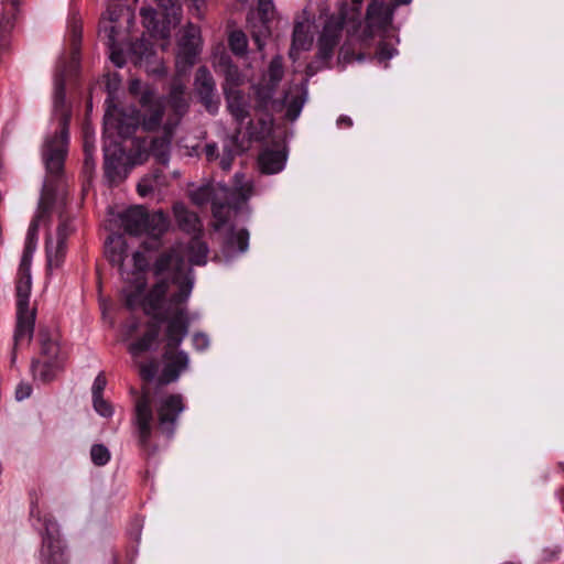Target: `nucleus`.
<instances>
[{
	"instance_id": "09e8293b",
	"label": "nucleus",
	"mask_w": 564,
	"mask_h": 564,
	"mask_svg": "<svg viewBox=\"0 0 564 564\" xmlns=\"http://www.w3.org/2000/svg\"><path fill=\"white\" fill-rule=\"evenodd\" d=\"M253 37H254V41H256V43H257L258 47H259V48H262L263 43H262V41H261L260 36H259V35H254Z\"/></svg>"
},
{
	"instance_id": "b1692460",
	"label": "nucleus",
	"mask_w": 564,
	"mask_h": 564,
	"mask_svg": "<svg viewBox=\"0 0 564 564\" xmlns=\"http://www.w3.org/2000/svg\"><path fill=\"white\" fill-rule=\"evenodd\" d=\"M169 228L167 217L162 212H156L152 215H148L145 228L143 234L152 238H160Z\"/></svg>"
},
{
	"instance_id": "393cba45",
	"label": "nucleus",
	"mask_w": 564,
	"mask_h": 564,
	"mask_svg": "<svg viewBox=\"0 0 564 564\" xmlns=\"http://www.w3.org/2000/svg\"><path fill=\"white\" fill-rule=\"evenodd\" d=\"M172 127L164 126V135L161 139L154 140L151 145V151L159 162L165 164L169 161V149L171 142Z\"/></svg>"
},
{
	"instance_id": "49530a36",
	"label": "nucleus",
	"mask_w": 564,
	"mask_h": 564,
	"mask_svg": "<svg viewBox=\"0 0 564 564\" xmlns=\"http://www.w3.org/2000/svg\"><path fill=\"white\" fill-rule=\"evenodd\" d=\"M141 88V83L139 80H132L130 83V90L134 94L139 93Z\"/></svg>"
},
{
	"instance_id": "c85d7f7f",
	"label": "nucleus",
	"mask_w": 564,
	"mask_h": 564,
	"mask_svg": "<svg viewBox=\"0 0 564 564\" xmlns=\"http://www.w3.org/2000/svg\"><path fill=\"white\" fill-rule=\"evenodd\" d=\"M229 45L231 51L239 55L246 52L248 42L245 33L241 31H235L229 36Z\"/></svg>"
},
{
	"instance_id": "0eeeda50",
	"label": "nucleus",
	"mask_w": 564,
	"mask_h": 564,
	"mask_svg": "<svg viewBox=\"0 0 564 564\" xmlns=\"http://www.w3.org/2000/svg\"><path fill=\"white\" fill-rule=\"evenodd\" d=\"M133 10L130 4H108L100 20L99 34L107 41L110 59L118 67L124 64L123 46L133 23Z\"/></svg>"
},
{
	"instance_id": "cd10ccee",
	"label": "nucleus",
	"mask_w": 564,
	"mask_h": 564,
	"mask_svg": "<svg viewBox=\"0 0 564 564\" xmlns=\"http://www.w3.org/2000/svg\"><path fill=\"white\" fill-rule=\"evenodd\" d=\"M162 185L163 182L159 174L153 176H147L143 177L138 184V193L144 197L153 193L155 189H160Z\"/></svg>"
},
{
	"instance_id": "72a5a7b5",
	"label": "nucleus",
	"mask_w": 564,
	"mask_h": 564,
	"mask_svg": "<svg viewBox=\"0 0 564 564\" xmlns=\"http://www.w3.org/2000/svg\"><path fill=\"white\" fill-rule=\"evenodd\" d=\"M193 346L198 351H204L209 347L210 340L205 333H195L192 337Z\"/></svg>"
},
{
	"instance_id": "2eb2a0df",
	"label": "nucleus",
	"mask_w": 564,
	"mask_h": 564,
	"mask_svg": "<svg viewBox=\"0 0 564 564\" xmlns=\"http://www.w3.org/2000/svg\"><path fill=\"white\" fill-rule=\"evenodd\" d=\"M134 425L137 427L140 442L145 445L153 430V413L151 401L147 394L142 395L135 404Z\"/></svg>"
},
{
	"instance_id": "4be33fe9",
	"label": "nucleus",
	"mask_w": 564,
	"mask_h": 564,
	"mask_svg": "<svg viewBox=\"0 0 564 564\" xmlns=\"http://www.w3.org/2000/svg\"><path fill=\"white\" fill-rule=\"evenodd\" d=\"M305 94L306 91L303 85H299L295 87L294 91L285 96L284 102L288 108L286 116L291 120H295L299 117L301 109L305 102Z\"/></svg>"
},
{
	"instance_id": "dca6fc26",
	"label": "nucleus",
	"mask_w": 564,
	"mask_h": 564,
	"mask_svg": "<svg viewBox=\"0 0 564 564\" xmlns=\"http://www.w3.org/2000/svg\"><path fill=\"white\" fill-rule=\"evenodd\" d=\"M283 76L282 58L280 56L274 57L268 68V72L263 75L261 83L257 88V95L260 99L265 101L271 98L273 91L279 85Z\"/></svg>"
},
{
	"instance_id": "20e7f679",
	"label": "nucleus",
	"mask_w": 564,
	"mask_h": 564,
	"mask_svg": "<svg viewBox=\"0 0 564 564\" xmlns=\"http://www.w3.org/2000/svg\"><path fill=\"white\" fill-rule=\"evenodd\" d=\"M252 184L242 174L235 175L232 189L225 185L217 186L207 184L191 192V198L194 204L200 206L213 198L214 227L217 231H224L225 246L224 253L230 258L237 253H242L248 249L249 234L245 229L236 230L228 224L231 206L240 202H246L252 195Z\"/></svg>"
},
{
	"instance_id": "e433bc0d",
	"label": "nucleus",
	"mask_w": 564,
	"mask_h": 564,
	"mask_svg": "<svg viewBox=\"0 0 564 564\" xmlns=\"http://www.w3.org/2000/svg\"><path fill=\"white\" fill-rule=\"evenodd\" d=\"M397 54V50L394 47H388L384 44H381L379 47V51L377 53V56L379 61H388L392 58Z\"/></svg>"
},
{
	"instance_id": "de8ad7c7",
	"label": "nucleus",
	"mask_w": 564,
	"mask_h": 564,
	"mask_svg": "<svg viewBox=\"0 0 564 564\" xmlns=\"http://www.w3.org/2000/svg\"><path fill=\"white\" fill-rule=\"evenodd\" d=\"M394 6L409 4L412 0H392Z\"/></svg>"
},
{
	"instance_id": "f257e3e1",
	"label": "nucleus",
	"mask_w": 564,
	"mask_h": 564,
	"mask_svg": "<svg viewBox=\"0 0 564 564\" xmlns=\"http://www.w3.org/2000/svg\"><path fill=\"white\" fill-rule=\"evenodd\" d=\"M207 253L205 242L195 237L187 246L177 245L162 253L154 264L155 283L149 291L143 310L164 324L161 380L165 383L176 381L189 367L188 354L178 347L191 323L187 303L195 284L191 265L205 264Z\"/></svg>"
},
{
	"instance_id": "ea45409f",
	"label": "nucleus",
	"mask_w": 564,
	"mask_h": 564,
	"mask_svg": "<svg viewBox=\"0 0 564 564\" xmlns=\"http://www.w3.org/2000/svg\"><path fill=\"white\" fill-rule=\"evenodd\" d=\"M231 163H232V154L229 151L226 155L223 156V159L220 161V166L223 170L227 171L231 167Z\"/></svg>"
},
{
	"instance_id": "c756f323",
	"label": "nucleus",
	"mask_w": 564,
	"mask_h": 564,
	"mask_svg": "<svg viewBox=\"0 0 564 564\" xmlns=\"http://www.w3.org/2000/svg\"><path fill=\"white\" fill-rule=\"evenodd\" d=\"M45 530L46 536L44 538V545L47 546V549L50 550L48 556L53 557L55 551H53L52 549L59 550L58 540L55 538V535L57 534V528L55 523H50L45 527Z\"/></svg>"
},
{
	"instance_id": "c03bdc74",
	"label": "nucleus",
	"mask_w": 564,
	"mask_h": 564,
	"mask_svg": "<svg viewBox=\"0 0 564 564\" xmlns=\"http://www.w3.org/2000/svg\"><path fill=\"white\" fill-rule=\"evenodd\" d=\"M108 4H120V2H123V4H130L131 7H134V4L138 2V0H107Z\"/></svg>"
},
{
	"instance_id": "39448f33",
	"label": "nucleus",
	"mask_w": 564,
	"mask_h": 564,
	"mask_svg": "<svg viewBox=\"0 0 564 564\" xmlns=\"http://www.w3.org/2000/svg\"><path fill=\"white\" fill-rule=\"evenodd\" d=\"M151 1L156 4V9L142 8L141 18L147 34L154 42H150L144 34L140 42L131 46V53L135 57V63L144 66L147 72L161 74L164 66L160 58H155L154 45H159L162 50L169 46L171 30L181 21V7L175 0Z\"/></svg>"
},
{
	"instance_id": "9d476101",
	"label": "nucleus",
	"mask_w": 564,
	"mask_h": 564,
	"mask_svg": "<svg viewBox=\"0 0 564 564\" xmlns=\"http://www.w3.org/2000/svg\"><path fill=\"white\" fill-rule=\"evenodd\" d=\"M39 340L40 354L32 364V372L35 379L50 381L63 369L66 352L59 346V337L56 332L42 329Z\"/></svg>"
},
{
	"instance_id": "f03ea898",
	"label": "nucleus",
	"mask_w": 564,
	"mask_h": 564,
	"mask_svg": "<svg viewBox=\"0 0 564 564\" xmlns=\"http://www.w3.org/2000/svg\"><path fill=\"white\" fill-rule=\"evenodd\" d=\"M163 102L153 91L145 90L141 97V108H129L119 111L117 107H109L105 115V172L111 182L127 176L130 169L143 163L148 153L145 149L134 155H128L117 138H128L140 126L144 130H154L162 119Z\"/></svg>"
},
{
	"instance_id": "7c9ffc66",
	"label": "nucleus",
	"mask_w": 564,
	"mask_h": 564,
	"mask_svg": "<svg viewBox=\"0 0 564 564\" xmlns=\"http://www.w3.org/2000/svg\"><path fill=\"white\" fill-rule=\"evenodd\" d=\"M93 462L98 466L106 465L110 459V453L104 445H94L90 451Z\"/></svg>"
},
{
	"instance_id": "c9c22d12",
	"label": "nucleus",
	"mask_w": 564,
	"mask_h": 564,
	"mask_svg": "<svg viewBox=\"0 0 564 564\" xmlns=\"http://www.w3.org/2000/svg\"><path fill=\"white\" fill-rule=\"evenodd\" d=\"M37 229H39V224H37V220L34 219L30 226H29V229H28V234H26V249H31V248H34V241L36 239V235H37Z\"/></svg>"
},
{
	"instance_id": "a211bd4d",
	"label": "nucleus",
	"mask_w": 564,
	"mask_h": 564,
	"mask_svg": "<svg viewBox=\"0 0 564 564\" xmlns=\"http://www.w3.org/2000/svg\"><path fill=\"white\" fill-rule=\"evenodd\" d=\"M120 219L127 232L131 235H141L143 234V228H145L148 214L143 207L134 206L127 209L120 216Z\"/></svg>"
},
{
	"instance_id": "4c0bfd02",
	"label": "nucleus",
	"mask_w": 564,
	"mask_h": 564,
	"mask_svg": "<svg viewBox=\"0 0 564 564\" xmlns=\"http://www.w3.org/2000/svg\"><path fill=\"white\" fill-rule=\"evenodd\" d=\"M32 388L29 383H20L15 390V398L21 401L30 397Z\"/></svg>"
},
{
	"instance_id": "1a4fd4ad",
	"label": "nucleus",
	"mask_w": 564,
	"mask_h": 564,
	"mask_svg": "<svg viewBox=\"0 0 564 564\" xmlns=\"http://www.w3.org/2000/svg\"><path fill=\"white\" fill-rule=\"evenodd\" d=\"M32 279L30 271V261L24 257L19 269L17 281V328L14 332V345L22 346L28 344L33 335L35 308L30 306L29 299L31 293Z\"/></svg>"
},
{
	"instance_id": "a19ab883",
	"label": "nucleus",
	"mask_w": 564,
	"mask_h": 564,
	"mask_svg": "<svg viewBox=\"0 0 564 564\" xmlns=\"http://www.w3.org/2000/svg\"><path fill=\"white\" fill-rule=\"evenodd\" d=\"M259 7L260 10L264 12V14H268L270 11H272V2L271 0H259Z\"/></svg>"
},
{
	"instance_id": "5701e85b",
	"label": "nucleus",
	"mask_w": 564,
	"mask_h": 564,
	"mask_svg": "<svg viewBox=\"0 0 564 564\" xmlns=\"http://www.w3.org/2000/svg\"><path fill=\"white\" fill-rule=\"evenodd\" d=\"M173 212L178 225L186 231H196L200 229V224L197 216L188 212L182 203H176Z\"/></svg>"
},
{
	"instance_id": "a878e982",
	"label": "nucleus",
	"mask_w": 564,
	"mask_h": 564,
	"mask_svg": "<svg viewBox=\"0 0 564 564\" xmlns=\"http://www.w3.org/2000/svg\"><path fill=\"white\" fill-rule=\"evenodd\" d=\"M159 334L160 329L156 325L150 326L143 337L130 346V352L137 357L143 351L150 349L156 343Z\"/></svg>"
},
{
	"instance_id": "423d86ee",
	"label": "nucleus",
	"mask_w": 564,
	"mask_h": 564,
	"mask_svg": "<svg viewBox=\"0 0 564 564\" xmlns=\"http://www.w3.org/2000/svg\"><path fill=\"white\" fill-rule=\"evenodd\" d=\"M106 254L112 264L118 265L127 283L122 291L127 305L129 307L138 305L143 307V303L149 296V293H144L147 282L143 270L148 265L144 254L140 251L133 252L129 260L132 262L133 270L131 272L126 271L124 262L129 258L128 248L124 238L120 235H112L108 238L106 242Z\"/></svg>"
},
{
	"instance_id": "37998d69",
	"label": "nucleus",
	"mask_w": 564,
	"mask_h": 564,
	"mask_svg": "<svg viewBox=\"0 0 564 564\" xmlns=\"http://www.w3.org/2000/svg\"><path fill=\"white\" fill-rule=\"evenodd\" d=\"M154 373H155V370L153 367L151 368H148V367H142L141 368V375L145 378V379H151L154 377Z\"/></svg>"
},
{
	"instance_id": "473e14b6",
	"label": "nucleus",
	"mask_w": 564,
	"mask_h": 564,
	"mask_svg": "<svg viewBox=\"0 0 564 564\" xmlns=\"http://www.w3.org/2000/svg\"><path fill=\"white\" fill-rule=\"evenodd\" d=\"M10 17L2 15L0 19V33L7 34L11 31L13 28V20H14V12H15V6L13 3L10 4Z\"/></svg>"
},
{
	"instance_id": "f704fd0d",
	"label": "nucleus",
	"mask_w": 564,
	"mask_h": 564,
	"mask_svg": "<svg viewBox=\"0 0 564 564\" xmlns=\"http://www.w3.org/2000/svg\"><path fill=\"white\" fill-rule=\"evenodd\" d=\"M107 380L102 373H99L93 383L91 393L93 398L102 397V392L106 388Z\"/></svg>"
},
{
	"instance_id": "9b49d317",
	"label": "nucleus",
	"mask_w": 564,
	"mask_h": 564,
	"mask_svg": "<svg viewBox=\"0 0 564 564\" xmlns=\"http://www.w3.org/2000/svg\"><path fill=\"white\" fill-rule=\"evenodd\" d=\"M160 430L167 435L174 432L180 414L185 410L181 394L162 392L154 399Z\"/></svg>"
},
{
	"instance_id": "7ed1b4c3",
	"label": "nucleus",
	"mask_w": 564,
	"mask_h": 564,
	"mask_svg": "<svg viewBox=\"0 0 564 564\" xmlns=\"http://www.w3.org/2000/svg\"><path fill=\"white\" fill-rule=\"evenodd\" d=\"M360 3L361 0H352L354 7L351 9L343 7L337 17L326 18L317 40L321 58L326 59L333 55L339 43L344 26L348 34L356 36L361 42L377 37L384 39L393 32V9L389 4L378 0L372 1L368 6L365 21L359 22L357 19Z\"/></svg>"
},
{
	"instance_id": "2f4dec72",
	"label": "nucleus",
	"mask_w": 564,
	"mask_h": 564,
	"mask_svg": "<svg viewBox=\"0 0 564 564\" xmlns=\"http://www.w3.org/2000/svg\"><path fill=\"white\" fill-rule=\"evenodd\" d=\"M93 402L94 409L99 415L104 417H109L112 415L113 409L111 404L108 401H106L102 397L93 398Z\"/></svg>"
},
{
	"instance_id": "bb28decb",
	"label": "nucleus",
	"mask_w": 564,
	"mask_h": 564,
	"mask_svg": "<svg viewBox=\"0 0 564 564\" xmlns=\"http://www.w3.org/2000/svg\"><path fill=\"white\" fill-rule=\"evenodd\" d=\"M184 89V84L177 79L174 82L170 93V104L177 115L182 113L186 107V102L183 97Z\"/></svg>"
},
{
	"instance_id": "ddd939ff",
	"label": "nucleus",
	"mask_w": 564,
	"mask_h": 564,
	"mask_svg": "<svg viewBox=\"0 0 564 564\" xmlns=\"http://www.w3.org/2000/svg\"><path fill=\"white\" fill-rule=\"evenodd\" d=\"M72 232L68 223H62L56 230L55 236L48 238L46 243L47 269L50 271L59 269L66 254V239Z\"/></svg>"
},
{
	"instance_id": "6e6552de",
	"label": "nucleus",
	"mask_w": 564,
	"mask_h": 564,
	"mask_svg": "<svg viewBox=\"0 0 564 564\" xmlns=\"http://www.w3.org/2000/svg\"><path fill=\"white\" fill-rule=\"evenodd\" d=\"M54 93V115L58 116V133L54 138L46 139L43 147V160L47 171L52 174H58L64 164L68 143V112L64 108V89L63 80L58 76L55 77Z\"/></svg>"
},
{
	"instance_id": "f3484780",
	"label": "nucleus",
	"mask_w": 564,
	"mask_h": 564,
	"mask_svg": "<svg viewBox=\"0 0 564 564\" xmlns=\"http://www.w3.org/2000/svg\"><path fill=\"white\" fill-rule=\"evenodd\" d=\"M195 88L205 107L212 112L215 111L217 109V102L214 100L215 82L210 73L204 67L196 73Z\"/></svg>"
},
{
	"instance_id": "79ce46f5",
	"label": "nucleus",
	"mask_w": 564,
	"mask_h": 564,
	"mask_svg": "<svg viewBox=\"0 0 564 564\" xmlns=\"http://www.w3.org/2000/svg\"><path fill=\"white\" fill-rule=\"evenodd\" d=\"M217 147L216 144H207L205 148L206 156L208 160H214L216 155Z\"/></svg>"
},
{
	"instance_id": "a18cd8bd",
	"label": "nucleus",
	"mask_w": 564,
	"mask_h": 564,
	"mask_svg": "<svg viewBox=\"0 0 564 564\" xmlns=\"http://www.w3.org/2000/svg\"><path fill=\"white\" fill-rule=\"evenodd\" d=\"M337 124L338 126L345 124L346 127H351L352 121H351V119L349 117L341 116V117L338 118Z\"/></svg>"
},
{
	"instance_id": "4468645a",
	"label": "nucleus",
	"mask_w": 564,
	"mask_h": 564,
	"mask_svg": "<svg viewBox=\"0 0 564 564\" xmlns=\"http://www.w3.org/2000/svg\"><path fill=\"white\" fill-rule=\"evenodd\" d=\"M314 30V23L307 17H303L301 20L295 22L292 45L290 50V57L292 59L295 61L299 58L302 52L308 51L312 47Z\"/></svg>"
},
{
	"instance_id": "6ab92c4d",
	"label": "nucleus",
	"mask_w": 564,
	"mask_h": 564,
	"mask_svg": "<svg viewBox=\"0 0 564 564\" xmlns=\"http://www.w3.org/2000/svg\"><path fill=\"white\" fill-rule=\"evenodd\" d=\"M286 154L283 150H265L259 156V166L265 174H275L284 169Z\"/></svg>"
},
{
	"instance_id": "f8f14e48",
	"label": "nucleus",
	"mask_w": 564,
	"mask_h": 564,
	"mask_svg": "<svg viewBox=\"0 0 564 564\" xmlns=\"http://www.w3.org/2000/svg\"><path fill=\"white\" fill-rule=\"evenodd\" d=\"M200 47L202 40L199 29L193 24H188L183 30L177 46L176 67L180 72H185L195 63Z\"/></svg>"
},
{
	"instance_id": "58836bf2",
	"label": "nucleus",
	"mask_w": 564,
	"mask_h": 564,
	"mask_svg": "<svg viewBox=\"0 0 564 564\" xmlns=\"http://www.w3.org/2000/svg\"><path fill=\"white\" fill-rule=\"evenodd\" d=\"M85 167L88 170L91 167V145L89 144L88 140H85Z\"/></svg>"
},
{
	"instance_id": "412c9836",
	"label": "nucleus",
	"mask_w": 564,
	"mask_h": 564,
	"mask_svg": "<svg viewBox=\"0 0 564 564\" xmlns=\"http://www.w3.org/2000/svg\"><path fill=\"white\" fill-rule=\"evenodd\" d=\"M216 69L226 78L225 88H234L243 82L238 68L230 63L228 56H221L216 63Z\"/></svg>"
},
{
	"instance_id": "aec40b11",
	"label": "nucleus",
	"mask_w": 564,
	"mask_h": 564,
	"mask_svg": "<svg viewBox=\"0 0 564 564\" xmlns=\"http://www.w3.org/2000/svg\"><path fill=\"white\" fill-rule=\"evenodd\" d=\"M228 109L238 122H243L248 117V105L241 93L235 88H225Z\"/></svg>"
}]
</instances>
